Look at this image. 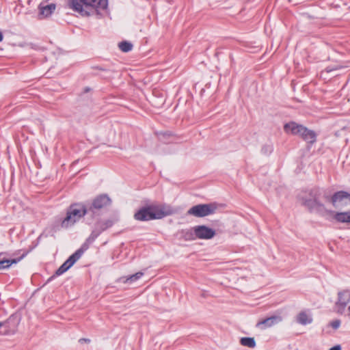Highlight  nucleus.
<instances>
[{"label": "nucleus", "instance_id": "1", "mask_svg": "<svg viewBox=\"0 0 350 350\" xmlns=\"http://www.w3.org/2000/svg\"><path fill=\"white\" fill-rule=\"evenodd\" d=\"M68 7L82 16H90L94 11L107 8V0H68Z\"/></svg>", "mask_w": 350, "mask_h": 350}, {"label": "nucleus", "instance_id": "2", "mask_svg": "<svg viewBox=\"0 0 350 350\" xmlns=\"http://www.w3.org/2000/svg\"><path fill=\"white\" fill-rule=\"evenodd\" d=\"M85 215H90V213L85 204H72L68 209L66 217L62 222V226H71Z\"/></svg>", "mask_w": 350, "mask_h": 350}, {"label": "nucleus", "instance_id": "3", "mask_svg": "<svg viewBox=\"0 0 350 350\" xmlns=\"http://www.w3.org/2000/svg\"><path fill=\"white\" fill-rule=\"evenodd\" d=\"M166 215L160 206H150L139 209L134 215V218L138 221H149L156 219H161Z\"/></svg>", "mask_w": 350, "mask_h": 350}, {"label": "nucleus", "instance_id": "4", "mask_svg": "<svg viewBox=\"0 0 350 350\" xmlns=\"http://www.w3.org/2000/svg\"><path fill=\"white\" fill-rule=\"evenodd\" d=\"M111 203V199L105 194L100 195L95 198L91 203H85L90 215L93 217L96 211L106 207Z\"/></svg>", "mask_w": 350, "mask_h": 350}, {"label": "nucleus", "instance_id": "5", "mask_svg": "<svg viewBox=\"0 0 350 350\" xmlns=\"http://www.w3.org/2000/svg\"><path fill=\"white\" fill-rule=\"evenodd\" d=\"M87 247L83 245L72 254L55 271L56 275H60L69 269L83 255Z\"/></svg>", "mask_w": 350, "mask_h": 350}, {"label": "nucleus", "instance_id": "6", "mask_svg": "<svg viewBox=\"0 0 350 350\" xmlns=\"http://www.w3.org/2000/svg\"><path fill=\"white\" fill-rule=\"evenodd\" d=\"M216 206L212 204H202L192 206L187 213L198 217H202L213 214Z\"/></svg>", "mask_w": 350, "mask_h": 350}, {"label": "nucleus", "instance_id": "7", "mask_svg": "<svg viewBox=\"0 0 350 350\" xmlns=\"http://www.w3.org/2000/svg\"><path fill=\"white\" fill-rule=\"evenodd\" d=\"M304 204L311 212L317 213L324 217H327L333 213V211L326 209L325 206L316 199L307 200Z\"/></svg>", "mask_w": 350, "mask_h": 350}, {"label": "nucleus", "instance_id": "8", "mask_svg": "<svg viewBox=\"0 0 350 350\" xmlns=\"http://www.w3.org/2000/svg\"><path fill=\"white\" fill-rule=\"evenodd\" d=\"M332 203L334 207L350 204V193L343 191L335 193L332 197Z\"/></svg>", "mask_w": 350, "mask_h": 350}, {"label": "nucleus", "instance_id": "9", "mask_svg": "<svg viewBox=\"0 0 350 350\" xmlns=\"http://www.w3.org/2000/svg\"><path fill=\"white\" fill-rule=\"evenodd\" d=\"M349 302L350 291L342 290L338 293V300L336 302V307L338 312H342Z\"/></svg>", "mask_w": 350, "mask_h": 350}, {"label": "nucleus", "instance_id": "10", "mask_svg": "<svg viewBox=\"0 0 350 350\" xmlns=\"http://www.w3.org/2000/svg\"><path fill=\"white\" fill-rule=\"evenodd\" d=\"M196 228V237L200 239H210L215 234V231L206 226H197Z\"/></svg>", "mask_w": 350, "mask_h": 350}, {"label": "nucleus", "instance_id": "11", "mask_svg": "<svg viewBox=\"0 0 350 350\" xmlns=\"http://www.w3.org/2000/svg\"><path fill=\"white\" fill-rule=\"evenodd\" d=\"M282 321V318L280 316L274 315L258 321L256 323V327L260 329H265L279 323Z\"/></svg>", "mask_w": 350, "mask_h": 350}, {"label": "nucleus", "instance_id": "12", "mask_svg": "<svg viewBox=\"0 0 350 350\" xmlns=\"http://www.w3.org/2000/svg\"><path fill=\"white\" fill-rule=\"evenodd\" d=\"M304 126L297 124L294 122L287 123L284 125V131L288 134L300 135L301 131L303 130Z\"/></svg>", "mask_w": 350, "mask_h": 350}, {"label": "nucleus", "instance_id": "13", "mask_svg": "<svg viewBox=\"0 0 350 350\" xmlns=\"http://www.w3.org/2000/svg\"><path fill=\"white\" fill-rule=\"evenodd\" d=\"M299 136L302 137L306 142L313 144L316 141V133L311 130L308 129L304 126L303 130L301 131Z\"/></svg>", "mask_w": 350, "mask_h": 350}, {"label": "nucleus", "instance_id": "14", "mask_svg": "<svg viewBox=\"0 0 350 350\" xmlns=\"http://www.w3.org/2000/svg\"><path fill=\"white\" fill-rule=\"evenodd\" d=\"M55 5L54 3H50L44 5L41 3L39 6L40 15L42 17H48L50 16L55 10Z\"/></svg>", "mask_w": 350, "mask_h": 350}, {"label": "nucleus", "instance_id": "15", "mask_svg": "<svg viewBox=\"0 0 350 350\" xmlns=\"http://www.w3.org/2000/svg\"><path fill=\"white\" fill-rule=\"evenodd\" d=\"M143 275L144 273L139 271L129 277H121L117 280V282L131 284L139 280Z\"/></svg>", "mask_w": 350, "mask_h": 350}, {"label": "nucleus", "instance_id": "16", "mask_svg": "<svg viewBox=\"0 0 350 350\" xmlns=\"http://www.w3.org/2000/svg\"><path fill=\"white\" fill-rule=\"evenodd\" d=\"M334 218L338 222L350 224V211L347 212L336 213L333 212ZM332 215V214L330 215Z\"/></svg>", "mask_w": 350, "mask_h": 350}, {"label": "nucleus", "instance_id": "17", "mask_svg": "<svg viewBox=\"0 0 350 350\" xmlns=\"http://www.w3.org/2000/svg\"><path fill=\"white\" fill-rule=\"evenodd\" d=\"M179 233L180 237L185 241H191L196 238L195 227L191 229L182 230Z\"/></svg>", "mask_w": 350, "mask_h": 350}, {"label": "nucleus", "instance_id": "18", "mask_svg": "<svg viewBox=\"0 0 350 350\" xmlns=\"http://www.w3.org/2000/svg\"><path fill=\"white\" fill-rule=\"evenodd\" d=\"M297 321L301 325H307L312 323V318L306 312H301L297 316Z\"/></svg>", "mask_w": 350, "mask_h": 350}, {"label": "nucleus", "instance_id": "19", "mask_svg": "<svg viewBox=\"0 0 350 350\" xmlns=\"http://www.w3.org/2000/svg\"><path fill=\"white\" fill-rule=\"evenodd\" d=\"M114 223L112 219L100 220L96 222L95 227L98 228V230L102 232L107 228L111 227Z\"/></svg>", "mask_w": 350, "mask_h": 350}, {"label": "nucleus", "instance_id": "20", "mask_svg": "<svg viewBox=\"0 0 350 350\" xmlns=\"http://www.w3.org/2000/svg\"><path fill=\"white\" fill-rule=\"evenodd\" d=\"M241 345L249 347L254 348L256 347V342L254 338L251 337H243L240 340Z\"/></svg>", "mask_w": 350, "mask_h": 350}, {"label": "nucleus", "instance_id": "21", "mask_svg": "<svg viewBox=\"0 0 350 350\" xmlns=\"http://www.w3.org/2000/svg\"><path fill=\"white\" fill-rule=\"evenodd\" d=\"M20 260L21 258L0 260V270L9 268L12 264L17 263Z\"/></svg>", "mask_w": 350, "mask_h": 350}, {"label": "nucleus", "instance_id": "22", "mask_svg": "<svg viewBox=\"0 0 350 350\" xmlns=\"http://www.w3.org/2000/svg\"><path fill=\"white\" fill-rule=\"evenodd\" d=\"M119 48L123 52H129L132 50L133 44L127 41H123L119 43Z\"/></svg>", "mask_w": 350, "mask_h": 350}, {"label": "nucleus", "instance_id": "23", "mask_svg": "<svg viewBox=\"0 0 350 350\" xmlns=\"http://www.w3.org/2000/svg\"><path fill=\"white\" fill-rule=\"evenodd\" d=\"M101 232L98 230V228L94 226V228L92 230L91 234L87 239L88 242H93L100 234Z\"/></svg>", "mask_w": 350, "mask_h": 350}, {"label": "nucleus", "instance_id": "24", "mask_svg": "<svg viewBox=\"0 0 350 350\" xmlns=\"http://www.w3.org/2000/svg\"><path fill=\"white\" fill-rule=\"evenodd\" d=\"M273 151V146L271 144H265L262 147L261 152L264 154H269Z\"/></svg>", "mask_w": 350, "mask_h": 350}, {"label": "nucleus", "instance_id": "25", "mask_svg": "<svg viewBox=\"0 0 350 350\" xmlns=\"http://www.w3.org/2000/svg\"><path fill=\"white\" fill-rule=\"evenodd\" d=\"M330 326H332L334 329H338L340 325V321L338 319H336L334 321H332L329 323Z\"/></svg>", "mask_w": 350, "mask_h": 350}, {"label": "nucleus", "instance_id": "26", "mask_svg": "<svg viewBox=\"0 0 350 350\" xmlns=\"http://www.w3.org/2000/svg\"><path fill=\"white\" fill-rule=\"evenodd\" d=\"M9 321H10V319H8V321H4V322H0V328L3 326L7 327V324L9 323Z\"/></svg>", "mask_w": 350, "mask_h": 350}, {"label": "nucleus", "instance_id": "27", "mask_svg": "<svg viewBox=\"0 0 350 350\" xmlns=\"http://www.w3.org/2000/svg\"><path fill=\"white\" fill-rule=\"evenodd\" d=\"M329 350H341V348L339 345H336L332 347Z\"/></svg>", "mask_w": 350, "mask_h": 350}, {"label": "nucleus", "instance_id": "28", "mask_svg": "<svg viewBox=\"0 0 350 350\" xmlns=\"http://www.w3.org/2000/svg\"><path fill=\"white\" fill-rule=\"evenodd\" d=\"M3 34H2V33L0 31V42H1V41L3 40Z\"/></svg>", "mask_w": 350, "mask_h": 350}]
</instances>
